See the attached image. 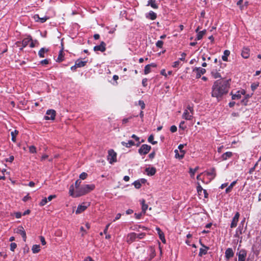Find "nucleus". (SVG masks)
I'll return each instance as SVG.
<instances>
[{
	"mask_svg": "<svg viewBox=\"0 0 261 261\" xmlns=\"http://www.w3.org/2000/svg\"><path fill=\"white\" fill-rule=\"evenodd\" d=\"M179 128L182 130H185L186 128V126L185 125V122L184 121H182L179 123Z\"/></svg>",
	"mask_w": 261,
	"mask_h": 261,
	"instance_id": "obj_45",
	"label": "nucleus"
},
{
	"mask_svg": "<svg viewBox=\"0 0 261 261\" xmlns=\"http://www.w3.org/2000/svg\"><path fill=\"white\" fill-rule=\"evenodd\" d=\"M170 130L172 133H175L177 131V127L175 125H172Z\"/></svg>",
	"mask_w": 261,
	"mask_h": 261,
	"instance_id": "obj_54",
	"label": "nucleus"
},
{
	"mask_svg": "<svg viewBox=\"0 0 261 261\" xmlns=\"http://www.w3.org/2000/svg\"><path fill=\"white\" fill-rule=\"evenodd\" d=\"M241 55L244 59H247L250 56V49L248 48H243Z\"/></svg>",
	"mask_w": 261,
	"mask_h": 261,
	"instance_id": "obj_19",
	"label": "nucleus"
},
{
	"mask_svg": "<svg viewBox=\"0 0 261 261\" xmlns=\"http://www.w3.org/2000/svg\"><path fill=\"white\" fill-rule=\"evenodd\" d=\"M137 233L135 232H131L128 233L126 238V242L129 244L132 243L136 240Z\"/></svg>",
	"mask_w": 261,
	"mask_h": 261,
	"instance_id": "obj_9",
	"label": "nucleus"
},
{
	"mask_svg": "<svg viewBox=\"0 0 261 261\" xmlns=\"http://www.w3.org/2000/svg\"><path fill=\"white\" fill-rule=\"evenodd\" d=\"M145 236V233L144 232L140 233L137 234L136 236V239H143Z\"/></svg>",
	"mask_w": 261,
	"mask_h": 261,
	"instance_id": "obj_50",
	"label": "nucleus"
},
{
	"mask_svg": "<svg viewBox=\"0 0 261 261\" xmlns=\"http://www.w3.org/2000/svg\"><path fill=\"white\" fill-rule=\"evenodd\" d=\"M234 255V252L231 248H228L226 249L225 252V256L227 260L230 258L232 257Z\"/></svg>",
	"mask_w": 261,
	"mask_h": 261,
	"instance_id": "obj_14",
	"label": "nucleus"
},
{
	"mask_svg": "<svg viewBox=\"0 0 261 261\" xmlns=\"http://www.w3.org/2000/svg\"><path fill=\"white\" fill-rule=\"evenodd\" d=\"M18 133V131L17 130H15L14 131L11 132V135L12 136L11 140L13 142H16V136H17Z\"/></svg>",
	"mask_w": 261,
	"mask_h": 261,
	"instance_id": "obj_32",
	"label": "nucleus"
},
{
	"mask_svg": "<svg viewBox=\"0 0 261 261\" xmlns=\"http://www.w3.org/2000/svg\"><path fill=\"white\" fill-rule=\"evenodd\" d=\"M237 182V180H235V181H232L230 184V185L225 189L226 193H228L231 191L233 187L236 184Z\"/></svg>",
	"mask_w": 261,
	"mask_h": 261,
	"instance_id": "obj_30",
	"label": "nucleus"
},
{
	"mask_svg": "<svg viewBox=\"0 0 261 261\" xmlns=\"http://www.w3.org/2000/svg\"><path fill=\"white\" fill-rule=\"evenodd\" d=\"M151 149V146L147 144H143L138 150L141 155H144L148 153Z\"/></svg>",
	"mask_w": 261,
	"mask_h": 261,
	"instance_id": "obj_5",
	"label": "nucleus"
},
{
	"mask_svg": "<svg viewBox=\"0 0 261 261\" xmlns=\"http://www.w3.org/2000/svg\"><path fill=\"white\" fill-rule=\"evenodd\" d=\"M138 103H139V105L141 107V109L143 110L145 108V105L143 100H139Z\"/></svg>",
	"mask_w": 261,
	"mask_h": 261,
	"instance_id": "obj_53",
	"label": "nucleus"
},
{
	"mask_svg": "<svg viewBox=\"0 0 261 261\" xmlns=\"http://www.w3.org/2000/svg\"><path fill=\"white\" fill-rule=\"evenodd\" d=\"M193 115L190 112L188 111V110H184V113L182 115V118L187 120H191L193 117Z\"/></svg>",
	"mask_w": 261,
	"mask_h": 261,
	"instance_id": "obj_12",
	"label": "nucleus"
},
{
	"mask_svg": "<svg viewBox=\"0 0 261 261\" xmlns=\"http://www.w3.org/2000/svg\"><path fill=\"white\" fill-rule=\"evenodd\" d=\"M198 167H196L194 169L190 168L189 173H190L191 177H194V174H195V172L197 171V170H198Z\"/></svg>",
	"mask_w": 261,
	"mask_h": 261,
	"instance_id": "obj_38",
	"label": "nucleus"
},
{
	"mask_svg": "<svg viewBox=\"0 0 261 261\" xmlns=\"http://www.w3.org/2000/svg\"><path fill=\"white\" fill-rule=\"evenodd\" d=\"M186 144H179L178 145V149H179L180 152H182L183 153H184V154H185V151L184 150H182V149L184 147V146H186Z\"/></svg>",
	"mask_w": 261,
	"mask_h": 261,
	"instance_id": "obj_51",
	"label": "nucleus"
},
{
	"mask_svg": "<svg viewBox=\"0 0 261 261\" xmlns=\"http://www.w3.org/2000/svg\"><path fill=\"white\" fill-rule=\"evenodd\" d=\"M258 86V84H252L251 86V89L253 90V91H254L256 88Z\"/></svg>",
	"mask_w": 261,
	"mask_h": 261,
	"instance_id": "obj_62",
	"label": "nucleus"
},
{
	"mask_svg": "<svg viewBox=\"0 0 261 261\" xmlns=\"http://www.w3.org/2000/svg\"><path fill=\"white\" fill-rule=\"evenodd\" d=\"M31 41V43L30 45V46L31 47V48H33V47H34L35 46V43H37V40H34V41H33L32 40Z\"/></svg>",
	"mask_w": 261,
	"mask_h": 261,
	"instance_id": "obj_61",
	"label": "nucleus"
},
{
	"mask_svg": "<svg viewBox=\"0 0 261 261\" xmlns=\"http://www.w3.org/2000/svg\"><path fill=\"white\" fill-rule=\"evenodd\" d=\"M87 176V174L85 172H83L80 175V178L82 179H85Z\"/></svg>",
	"mask_w": 261,
	"mask_h": 261,
	"instance_id": "obj_52",
	"label": "nucleus"
},
{
	"mask_svg": "<svg viewBox=\"0 0 261 261\" xmlns=\"http://www.w3.org/2000/svg\"><path fill=\"white\" fill-rule=\"evenodd\" d=\"M31 41H32V37L31 36H29L27 38H25L24 39H23L22 41V47H26Z\"/></svg>",
	"mask_w": 261,
	"mask_h": 261,
	"instance_id": "obj_24",
	"label": "nucleus"
},
{
	"mask_svg": "<svg viewBox=\"0 0 261 261\" xmlns=\"http://www.w3.org/2000/svg\"><path fill=\"white\" fill-rule=\"evenodd\" d=\"M33 253H37L40 250V246L39 245H33L32 248Z\"/></svg>",
	"mask_w": 261,
	"mask_h": 261,
	"instance_id": "obj_29",
	"label": "nucleus"
},
{
	"mask_svg": "<svg viewBox=\"0 0 261 261\" xmlns=\"http://www.w3.org/2000/svg\"><path fill=\"white\" fill-rule=\"evenodd\" d=\"M206 174L207 175L213 176V177L212 178L213 179L216 176L215 168H212L211 169L210 171L206 172Z\"/></svg>",
	"mask_w": 261,
	"mask_h": 261,
	"instance_id": "obj_36",
	"label": "nucleus"
},
{
	"mask_svg": "<svg viewBox=\"0 0 261 261\" xmlns=\"http://www.w3.org/2000/svg\"><path fill=\"white\" fill-rule=\"evenodd\" d=\"M48 51V49L42 47L39 50L38 55L40 58H44L45 57V53Z\"/></svg>",
	"mask_w": 261,
	"mask_h": 261,
	"instance_id": "obj_26",
	"label": "nucleus"
},
{
	"mask_svg": "<svg viewBox=\"0 0 261 261\" xmlns=\"http://www.w3.org/2000/svg\"><path fill=\"white\" fill-rule=\"evenodd\" d=\"M84 261H94L91 257H87Z\"/></svg>",
	"mask_w": 261,
	"mask_h": 261,
	"instance_id": "obj_64",
	"label": "nucleus"
},
{
	"mask_svg": "<svg viewBox=\"0 0 261 261\" xmlns=\"http://www.w3.org/2000/svg\"><path fill=\"white\" fill-rule=\"evenodd\" d=\"M107 160L110 164H113L117 162V153L113 149H110L108 151Z\"/></svg>",
	"mask_w": 261,
	"mask_h": 261,
	"instance_id": "obj_4",
	"label": "nucleus"
},
{
	"mask_svg": "<svg viewBox=\"0 0 261 261\" xmlns=\"http://www.w3.org/2000/svg\"><path fill=\"white\" fill-rule=\"evenodd\" d=\"M153 139H154L153 136L152 135H151L149 136V137L148 138V141L149 143H151L152 144L154 145L157 143V142L154 141Z\"/></svg>",
	"mask_w": 261,
	"mask_h": 261,
	"instance_id": "obj_40",
	"label": "nucleus"
},
{
	"mask_svg": "<svg viewBox=\"0 0 261 261\" xmlns=\"http://www.w3.org/2000/svg\"><path fill=\"white\" fill-rule=\"evenodd\" d=\"M156 230L157 231L160 239L162 240V242L165 243V239L164 233L162 231L159 227H156Z\"/></svg>",
	"mask_w": 261,
	"mask_h": 261,
	"instance_id": "obj_23",
	"label": "nucleus"
},
{
	"mask_svg": "<svg viewBox=\"0 0 261 261\" xmlns=\"http://www.w3.org/2000/svg\"><path fill=\"white\" fill-rule=\"evenodd\" d=\"M17 247V244L15 243H11L10 244V250L14 251Z\"/></svg>",
	"mask_w": 261,
	"mask_h": 261,
	"instance_id": "obj_48",
	"label": "nucleus"
},
{
	"mask_svg": "<svg viewBox=\"0 0 261 261\" xmlns=\"http://www.w3.org/2000/svg\"><path fill=\"white\" fill-rule=\"evenodd\" d=\"M225 64H223L221 61H219V64L218 66H215L213 67L211 71L212 76L214 79H219L221 77V69L223 68L225 66Z\"/></svg>",
	"mask_w": 261,
	"mask_h": 261,
	"instance_id": "obj_3",
	"label": "nucleus"
},
{
	"mask_svg": "<svg viewBox=\"0 0 261 261\" xmlns=\"http://www.w3.org/2000/svg\"><path fill=\"white\" fill-rule=\"evenodd\" d=\"M38 18V19L39 20V21L41 23H43V22H45L47 20V19H48V17H43L40 18L39 17V15L37 14L35 15V18Z\"/></svg>",
	"mask_w": 261,
	"mask_h": 261,
	"instance_id": "obj_37",
	"label": "nucleus"
},
{
	"mask_svg": "<svg viewBox=\"0 0 261 261\" xmlns=\"http://www.w3.org/2000/svg\"><path fill=\"white\" fill-rule=\"evenodd\" d=\"M106 43L103 41H102L99 45H96L94 47V50L95 51H100L103 52L106 50Z\"/></svg>",
	"mask_w": 261,
	"mask_h": 261,
	"instance_id": "obj_11",
	"label": "nucleus"
},
{
	"mask_svg": "<svg viewBox=\"0 0 261 261\" xmlns=\"http://www.w3.org/2000/svg\"><path fill=\"white\" fill-rule=\"evenodd\" d=\"M230 55V51L228 50H225L223 52V55L222 56V59L224 61H228V57Z\"/></svg>",
	"mask_w": 261,
	"mask_h": 261,
	"instance_id": "obj_28",
	"label": "nucleus"
},
{
	"mask_svg": "<svg viewBox=\"0 0 261 261\" xmlns=\"http://www.w3.org/2000/svg\"><path fill=\"white\" fill-rule=\"evenodd\" d=\"M95 188L94 185H85L81 187L78 190L74 191L73 185H71L69 188V195L73 197H77L84 195Z\"/></svg>",
	"mask_w": 261,
	"mask_h": 261,
	"instance_id": "obj_2",
	"label": "nucleus"
},
{
	"mask_svg": "<svg viewBox=\"0 0 261 261\" xmlns=\"http://www.w3.org/2000/svg\"><path fill=\"white\" fill-rule=\"evenodd\" d=\"M31 198V197L29 196V194H28L27 195L25 196L23 199H22V200L24 201V202H26L27 201H28L29 199H30Z\"/></svg>",
	"mask_w": 261,
	"mask_h": 261,
	"instance_id": "obj_63",
	"label": "nucleus"
},
{
	"mask_svg": "<svg viewBox=\"0 0 261 261\" xmlns=\"http://www.w3.org/2000/svg\"><path fill=\"white\" fill-rule=\"evenodd\" d=\"M203 248H201L199 250V256H202L203 255H205L207 253L209 248L205 246L202 245Z\"/></svg>",
	"mask_w": 261,
	"mask_h": 261,
	"instance_id": "obj_22",
	"label": "nucleus"
},
{
	"mask_svg": "<svg viewBox=\"0 0 261 261\" xmlns=\"http://www.w3.org/2000/svg\"><path fill=\"white\" fill-rule=\"evenodd\" d=\"M16 232L20 234L23 238V241H26L27 236L25 231L22 226H19L18 227Z\"/></svg>",
	"mask_w": 261,
	"mask_h": 261,
	"instance_id": "obj_13",
	"label": "nucleus"
},
{
	"mask_svg": "<svg viewBox=\"0 0 261 261\" xmlns=\"http://www.w3.org/2000/svg\"><path fill=\"white\" fill-rule=\"evenodd\" d=\"M142 214H143V213H138V214L135 213V217L136 219H140L141 218V217H142Z\"/></svg>",
	"mask_w": 261,
	"mask_h": 261,
	"instance_id": "obj_59",
	"label": "nucleus"
},
{
	"mask_svg": "<svg viewBox=\"0 0 261 261\" xmlns=\"http://www.w3.org/2000/svg\"><path fill=\"white\" fill-rule=\"evenodd\" d=\"M81 183V181L80 179H77L76 180L75 182V191L79 190V189L81 188L80 184Z\"/></svg>",
	"mask_w": 261,
	"mask_h": 261,
	"instance_id": "obj_43",
	"label": "nucleus"
},
{
	"mask_svg": "<svg viewBox=\"0 0 261 261\" xmlns=\"http://www.w3.org/2000/svg\"><path fill=\"white\" fill-rule=\"evenodd\" d=\"M228 91V84L226 81H215L212 88V96L219 100Z\"/></svg>",
	"mask_w": 261,
	"mask_h": 261,
	"instance_id": "obj_1",
	"label": "nucleus"
},
{
	"mask_svg": "<svg viewBox=\"0 0 261 261\" xmlns=\"http://www.w3.org/2000/svg\"><path fill=\"white\" fill-rule=\"evenodd\" d=\"M87 207H88V206L86 205H85V204L79 205L77 206V208L76 210L75 213L76 214H80V213H82L87 208Z\"/></svg>",
	"mask_w": 261,
	"mask_h": 261,
	"instance_id": "obj_21",
	"label": "nucleus"
},
{
	"mask_svg": "<svg viewBox=\"0 0 261 261\" xmlns=\"http://www.w3.org/2000/svg\"><path fill=\"white\" fill-rule=\"evenodd\" d=\"M133 184L136 189H139L141 187V183L139 180L135 181Z\"/></svg>",
	"mask_w": 261,
	"mask_h": 261,
	"instance_id": "obj_41",
	"label": "nucleus"
},
{
	"mask_svg": "<svg viewBox=\"0 0 261 261\" xmlns=\"http://www.w3.org/2000/svg\"><path fill=\"white\" fill-rule=\"evenodd\" d=\"M121 144L126 147H130L134 145H135V142L132 140H129L128 142H125L124 141L121 142Z\"/></svg>",
	"mask_w": 261,
	"mask_h": 261,
	"instance_id": "obj_27",
	"label": "nucleus"
},
{
	"mask_svg": "<svg viewBox=\"0 0 261 261\" xmlns=\"http://www.w3.org/2000/svg\"><path fill=\"white\" fill-rule=\"evenodd\" d=\"M156 65L155 63H151L145 66L144 68V74H147L151 71V67H155Z\"/></svg>",
	"mask_w": 261,
	"mask_h": 261,
	"instance_id": "obj_20",
	"label": "nucleus"
},
{
	"mask_svg": "<svg viewBox=\"0 0 261 261\" xmlns=\"http://www.w3.org/2000/svg\"><path fill=\"white\" fill-rule=\"evenodd\" d=\"M238 220L233 218L230 224V227L234 228L237 226Z\"/></svg>",
	"mask_w": 261,
	"mask_h": 261,
	"instance_id": "obj_39",
	"label": "nucleus"
},
{
	"mask_svg": "<svg viewBox=\"0 0 261 261\" xmlns=\"http://www.w3.org/2000/svg\"><path fill=\"white\" fill-rule=\"evenodd\" d=\"M141 204H142V211L143 214H145L146 211L148 208L147 204L145 203V200L142 199L141 200Z\"/></svg>",
	"mask_w": 261,
	"mask_h": 261,
	"instance_id": "obj_31",
	"label": "nucleus"
},
{
	"mask_svg": "<svg viewBox=\"0 0 261 261\" xmlns=\"http://www.w3.org/2000/svg\"><path fill=\"white\" fill-rule=\"evenodd\" d=\"M238 256V261H245L247 256V251L244 249H241L237 253Z\"/></svg>",
	"mask_w": 261,
	"mask_h": 261,
	"instance_id": "obj_7",
	"label": "nucleus"
},
{
	"mask_svg": "<svg viewBox=\"0 0 261 261\" xmlns=\"http://www.w3.org/2000/svg\"><path fill=\"white\" fill-rule=\"evenodd\" d=\"M87 62L86 61H83L79 59L75 61L76 66L77 68L84 67L86 65Z\"/></svg>",
	"mask_w": 261,
	"mask_h": 261,
	"instance_id": "obj_25",
	"label": "nucleus"
},
{
	"mask_svg": "<svg viewBox=\"0 0 261 261\" xmlns=\"http://www.w3.org/2000/svg\"><path fill=\"white\" fill-rule=\"evenodd\" d=\"M40 241L41 242V244L43 245H44L46 244V241L45 240V238L42 237V236H40Z\"/></svg>",
	"mask_w": 261,
	"mask_h": 261,
	"instance_id": "obj_60",
	"label": "nucleus"
},
{
	"mask_svg": "<svg viewBox=\"0 0 261 261\" xmlns=\"http://www.w3.org/2000/svg\"><path fill=\"white\" fill-rule=\"evenodd\" d=\"M193 71L196 72V77L199 79L201 77V75L204 74L206 72V70L204 68L201 67H196Z\"/></svg>",
	"mask_w": 261,
	"mask_h": 261,
	"instance_id": "obj_10",
	"label": "nucleus"
},
{
	"mask_svg": "<svg viewBox=\"0 0 261 261\" xmlns=\"http://www.w3.org/2000/svg\"><path fill=\"white\" fill-rule=\"evenodd\" d=\"M203 190L204 189H203V188H202V187L200 185L199 182H197V191L198 194L199 195H202V193Z\"/></svg>",
	"mask_w": 261,
	"mask_h": 261,
	"instance_id": "obj_35",
	"label": "nucleus"
},
{
	"mask_svg": "<svg viewBox=\"0 0 261 261\" xmlns=\"http://www.w3.org/2000/svg\"><path fill=\"white\" fill-rule=\"evenodd\" d=\"M132 138L134 139L136 141L138 142V145H139V144H140V142L139 141L140 140V138L137 137L136 135H133L131 137Z\"/></svg>",
	"mask_w": 261,
	"mask_h": 261,
	"instance_id": "obj_55",
	"label": "nucleus"
},
{
	"mask_svg": "<svg viewBox=\"0 0 261 261\" xmlns=\"http://www.w3.org/2000/svg\"><path fill=\"white\" fill-rule=\"evenodd\" d=\"M174 152L175 153V158H178V159H182L184 156V153H183L182 152H180V153L178 152V150L177 149H175V151H174Z\"/></svg>",
	"mask_w": 261,
	"mask_h": 261,
	"instance_id": "obj_33",
	"label": "nucleus"
},
{
	"mask_svg": "<svg viewBox=\"0 0 261 261\" xmlns=\"http://www.w3.org/2000/svg\"><path fill=\"white\" fill-rule=\"evenodd\" d=\"M145 172L148 176H153L156 173V169L154 167H148L145 169Z\"/></svg>",
	"mask_w": 261,
	"mask_h": 261,
	"instance_id": "obj_17",
	"label": "nucleus"
},
{
	"mask_svg": "<svg viewBox=\"0 0 261 261\" xmlns=\"http://www.w3.org/2000/svg\"><path fill=\"white\" fill-rule=\"evenodd\" d=\"M156 17V14L152 11H150L148 13L146 14V17L152 20H155Z\"/></svg>",
	"mask_w": 261,
	"mask_h": 261,
	"instance_id": "obj_18",
	"label": "nucleus"
},
{
	"mask_svg": "<svg viewBox=\"0 0 261 261\" xmlns=\"http://www.w3.org/2000/svg\"><path fill=\"white\" fill-rule=\"evenodd\" d=\"M185 110H188V111L190 112L192 114H194V109L193 106L189 105Z\"/></svg>",
	"mask_w": 261,
	"mask_h": 261,
	"instance_id": "obj_42",
	"label": "nucleus"
},
{
	"mask_svg": "<svg viewBox=\"0 0 261 261\" xmlns=\"http://www.w3.org/2000/svg\"><path fill=\"white\" fill-rule=\"evenodd\" d=\"M49 63V61L47 59H44L40 61V64L42 65H47Z\"/></svg>",
	"mask_w": 261,
	"mask_h": 261,
	"instance_id": "obj_58",
	"label": "nucleus"
},
{
	"mask_svg": "<svg viewBox=\"0 0 261 261\" xmlns=\"http://www.w3.org/2000/svg\"><path fill=\"white\" fill-rule=\"evenodd\" d=\"M249 97V95L248 94V95H245V98L242 99V103H244L245 105H246V103L247 102V99Z\"/></svg>",
	"mask_w": 261,
	"mask_h": 261,
	"instance_id": "obj_56",
	"label": "nucleus"
},
{
	"mask_svg": "<svg viewBox=\"0 0 261 261\" xmlns=\"http://www.w3.org/2000/svg\"><path fill=\"white\" fill-rule=\"evenodd\" d=\"M29 151H30V152H31L32 153L36 152V147L33 145L30 146L29 147Z\"/></svg>",
	"mask_w": 261,
	"mask_h": 261,
	"instance_id": "obj_46",
	"label": "nucleus"
},
{
	"mask_svg": "<svg viewBox=\"0 0 261 261\" xmlns=\"http://www.w3.org/2000/svg\"><path fill=\"white\" fill-rule=\"evenodd\" d=\"M205 32H206L205 30H203V31L199 32L197 35V37H196L197 40H201L202 38L203 35L205 34Z\"/></svg>",
	"mask_w": 261,
	"mask_h": 261,
	"instance_id": "obj_34",
	"label": "nucleus"
},
{
	"mask_svg": "<svg viewBox=\"0 0 261 261\" xmlns=\"http://www.w3.org/2000/svg\"><path fill=\"white\" fill-rule=\"evenodd\" d=\"M245 94L246 92L245 90L242 89L241 90L237 91L235 94H233L231 92V98L233 100L239 99L241 98L242 95H245Z\"/></svg>",
	"mask_w": 261,
	"mask_h": 261,
	"instance_id": "obj_8",
	"label": "nucleus"
},
{
	"mask_svg": "<svg viewBox=\"0 0 261 261\" xmlns=\"http://www.w3.org/2000/svg\"><path fill=\"white\" fill-rule=\"evenodd\" d=\"M146 6H150L154 9H157L159 8V5L156 3L155 0H148Z\"/></svg>",
	"mask_w": 261,
	"mask_h": 261,
	"instance_id": "obj_16",
	"label": "nucleus"
},
{
	"mask_svg": "<svg viewBox=\"0 0 261 261\" xmlns=\"http://www.w3.org/2000/svg\"><path fill=\"white\" fill-rule=\"evenodd\" d=\"M56 116V111L54 110H48L44 116L45 120H54Z\"/></svg>",
	"mask_w": 261,
	"mask_h": 261,
	"instance_id": "obj_6",
	"label": "nucleus"
},
{
	"mask_svg": "<svg viewBox=\"0 0 261 261\" xmlns=\"http://www.w3.org/2000/svg\"><path fill=\"white\" fill-rule=\"evenodd\" d=\"M163 42L161 40H158L156 43H155V45H156V46L159 47V48H162L163 47Z\"/></svg>",
	"mask_w": 261,
	"mask_h": 261,
	"instance_id": "obj_44",
	"label": "nucleus"
},
{
	"mask_svg": "<svg viewBox=\"0 0 261 261\" xmlns=\"http://www.w3.org/2000/svg\"><path fill=\"white\" fill-rule=\"evenodd\" d=\"M47 203V198H44L40 202L39 205L40 206H44Z\"/></svg>",
	"mask_w": 261,
	"mask_h": 261,
	"instance_id": "obj_47",
	"label": "nucleus"
},
{
	"mask_svg": "<svg viewBox=\"0 0 261 261\" xmlns=\"http://www.w3.org/2000/svg\"><path fill=\"white\" fill-rule=\"evenodd\" d=\"M233 155V153L231 151H227L222 154L221 159L222 161H226L231 158Z\"/></svg>",
	"mask_w": 261,
	"mask_h": 261,
	"instance_id": "obj_15",
	"label": "nucleus"
},
{
	"mask_svg": "<svg viewBox=\"0 0 261 261\" xmlns=\"http://www.w3.org/2000/svg\"><path fill=\"white\" fill-rule=\"evenodd\" d=\"M179 63H180V62L179 61H175L173 63L172 67L174 68L178 67L179 65Z\"/></svg>",
	"mask_w": 261,
	"mask_h": 261,
	"instance_id": "obj_57",
	"label": "nucleus"
},
{
	"mask_svg": "<svg viewBox=\"0 0 261 261\" xmlns=\"http://www.w3.org/2000/svg\"><path fill=\"white\" fill-rule=\"evenodd\" d=\"M63 60V56L62 55V51H60V53L59 54L58 57L57 58V61L60 62Z\"/></svg>",
	"mask_w": 261,
	"mask_h": 261,
	"instance_id": "obj_49",
	"label": "nucleus"
}]
</instances>
